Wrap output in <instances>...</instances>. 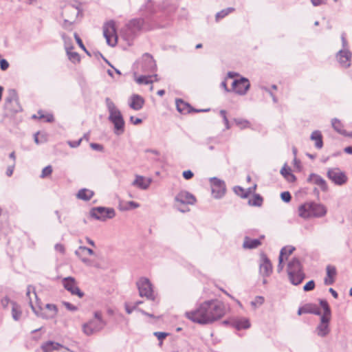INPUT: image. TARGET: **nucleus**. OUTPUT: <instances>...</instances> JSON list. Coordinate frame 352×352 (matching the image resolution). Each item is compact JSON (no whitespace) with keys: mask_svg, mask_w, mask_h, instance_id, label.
<instances>
[{"mask_svg":"<svg viewBox=\"0 0 352 352\" xmlns=\"http://www.w3.org/2000/svg\"><path fill=\"white\" fill-rule=\"evenodd\" d=\"M226 313L223 303L217 300L205 301L195 310L186 311V317L200 324H210L222 318Z\"/></svg>","mask_w":352,"mask_h":352,"instance_id":"nucleus-1","label":"nucleus"},{"mask_svg":"<svg viewBox=\"0 0 352 352\" xmlns=\"http://www.w3.org/2000/svg\"><path fill=\"white\" fill-rule=\"evenodd\" d=\"M26 296L29 298V304L33 312L39 317L49 319L54 318L58 311L57 307L53 304H46L45 308L48 310V313L43 311L41 302L38 300L35 288L32 285H29L27 288Z\"/></svg>","mask_w":352,"mask_h":352,"instance_id":"nucleus-2","label":"nucleus"},{"mask_svg":"<svg viewBox=\"0 0 352 352\" xmlns=\"http://www.w3.org/2000/svg\"><path fill=\"white\" fill-rule=\"evenodd\" d=\"M106 325L102 312L96 311L94 313V318L82 324V331L86 336H90L101 331Z\"/></svg>","mask_w":352,"mask_h":352,"instance_id":"nucleus-3","label":"nucleus"},{"mask_svg":"<svg viewBox=\"0 0 352 352\" xmlns=\"http://www.w3.org/2000/svg\"><path fill=\"white\" fill-rule=\"evenodd\" d=\"M287 271L289 279L294 285H300L305 278L302 265L297 258H293L288 263Z\"/></svg>","mask_w":352,"mask_h":352,"instance_id":"nucleus-4","label":"nucleus"},{"mask_svg":"<svg viewBox=\"0 0 352 352\" xmlns=\"http://www.w3.org/2000/svg\"><path fill=\"white\" fill-rule=\"evenodd\" d=\"M144 21L143 19H134L130 21L121 30V34L124 40L129 41L136 35V33L142 30H144Z\"/></svg>","mask_w":352,"mask_h":352,"instance_id":"nucleus-5","label":"nucleus"},{"mask_svg":"<svg viewBox=\"0 0 352 352\" xmlns=\"http://www.w3.org/2000/svg\"><path fill=\"white\" fill-rule=\"evenodd\" d=\"M4 109L11 113H15L22 110L19 102L17 92L15 89H10L5 99Z\"/></svg>","mask_w":352,"mask_h":352,"instance_id":"nucleus-6","label":"nucleus"},{"mask_svg":"<svg viewBox=\"0 0 352 352\" xmlns=\"http://www.w3.org/2000/svg\"><path fill=\"white\" fill-rule=\"evenodd\" d=\"M89 214L92 218L104 221L108 219L113 218L116 215V212L112 208L98 206L91 208Z\"/></svg>","mask_w":352,"mask_h":352,"instance_id":"nucleus-7","label":"nucleus"},{"mask_svg":"<svg viewBox=\"0 0 352 352\" xmlns=\"http://www.w3.org/2000/svg\"><path fill=\"white\" fill-rule=\"evenodd\" d=\"M139 294L141 297H146L147 299L154 300L153 290L152 284L146 278H141L137 282Z\"/></svg>","mask_w":352,"mask_h":352,"instance_id":"nucleus-8","label":"nucleus"},{"mask_svg":"<svg viewBox=\"0 0 352 352\" xmlns=\"http://www.w3.org/2000/svg\"><path fill=\"white\" fill-rule=\"evenodd\" d=\"M103 35L108 45L112 47L116 45L118 37L114 21H110L104 25Z\"/></svg>","mask_w":352,"mask_h":352,"instance_id":"nucleus-9","label":"nucleus"},{"mask_svg":"<svg viewBox=\"0 0 352 352\" xmlns=\"http://www.w3.org/2000/svg\"><path fill=\"white\" fill-rule=\"evenodd\" d=\"M273 267L270 260L265 253L260 255L259 273L260 275L266 278L270 276L272 273Z\"/></svg>","mask_w":352,"mask_h":352,"instance_id":"nucleus-10","label":"nucleus"},{"mask_svg":"<svg viewBox=\"0 0 352 352\" xmlns=\"http://www.w3.org/2000/svg\"><path fill=\"white\" fill-rule=\"evenodd\" d=\"M327 175L328 178L336 185H342L347 181V177L344 173L338 168H329Z\"/></svg>","mask_w":352,"mask_h":352,"instance_id":"nucleus-11","label":"nucleus"},{"mask_svg":"<svg viewBox=\"0 0 352 352\" xmlns=\"http://www.w3.org/2000/svg\"><path fill=\"white\" fill-rule=\"evenodd\" d=\"M233 91L241 96L245 95L250 89V84L248 78L241 77L234 80L232 84Z\"/></svg>","mask_w":352,"mask_h":352,"instance_id":"nucleus-12","label":"nucleus"},{"mask_svg":"<svg viewBox=\"0 0 352 352\" xmlns=\"http://www.w3.org/2000/svg\"><path fill=\"white\" fill-rule=\"evenodd\" d=\"M63 285L65 289L69 291L72 295H77L78 297L82 298L84 293L80 291L77 286L76 280L72 276H68L63 279Z\"/></svg>","mask_w":352,"mask_h":352,"instance_id":"nucleus-13","label":"nucleus"},{"mask_svg":"<svg viewBox=\"0 0 352 352\" xmlns=\"http://www.w3.org/2000/svg\"><path fill=\"white\" fill-rule=\"evenodd\" d=\"M212 184V193L215 198L222 197L226 192V184L225 182L217 177H212L210 179Z\"/></svg>","mask_w":352,"mask_h":352,"instance_id":"nucleus-14","label":"nucleus"},{"mask_svg":"<svg viewBox=\"0 0 352 352\" xmlns=\"http://www.w3.org/2000/svg\"><path fill=\"white\" fill-rule=\"evenodd\" d=\"M141 67L142 71L145 73H152L156 71L157 65L151 55L145 54L142 56Z\"/></svg>","mask_w":352,"mask_h":352,"instance_id":"nucleus-15","label":"nucleus"},{"mask_svg":"<svg viewBox=\"0 0 352 352\" xmlns=\"http://www.w3.org/2000/svg\"><path fill=\"white\" fill-rule=\"evenodd\" d=\"M175 201L182 205H193L196 202V198L189 192L182 190L175 196Z\"/></svg>","mask_w":352,"mask_h":352,"instance_id":"nucleus-16","label":"nucleus"},{"mask_svg":"<svg viewBox=\"0 0 352 352\" xmlns=\"http://www.w3.org/2000/svg\"><path fill=\"white\" fill-rule=\"evenodd\" d=\"M352 54L348 49H342L336 54V58L340 65L344 68L351 65V59Z\"/></svg>","mask_w":352,"mask_h":352,"instance_id":"nucleus-17","label":"nucleus"},{"mask_svg":"<svg viewBox=\"0 0 352 352\" xmlns=\"http://www.w3.org/2000/svg\"><path fill=\"white\" fill-rule=\"evenodd\" d=\"M309 203L311 208L312 217L320 218L324 217L326 215L327 212V209L323 204L315 202Z\"/></svg>","mask_w":352,"mask_h":352,"instance_id":"nucleus-18","label":"nucleus"},{"mask_svg":"<svg viewBox=\"0 0 352 352\" xmlns=\"http://www.w3.org/2000/svg\"><path fill=\"white\" fill-rule=\"evenodd\" d=\"M79 13L80 10L77 6L67 5L63 9L62 16L74 21Z\"/></svg>","mask_w":352,"mask_h":352,"instance_id":"nucleus-19","label":"nucleus"},{"mask_svg":"<svg viewBox=\"0 0 352 352\" xmlns=\"http://www.w3.org/2000/svg\"><path fill=\"white\" fill-rule=\"evenodd\" d=\"M307 182L319 186L324 192L328 190V186L326 181L319 175L311 173L307 178Z\"/></svg>","mask_w":352,"mask_h":352,"instance_id":"nucleus-20","label":"nucleus"},{"mask_svg":"<svg viewBox=\"0 0 352 352\" xmlns=\"http://www.w3.org/2000/svg\"><path fill=\"white\" fill-rule=\"evenodd\" d=\"M329 317L321 316L320 323L316 328V333L320 337H324L329 333Z\"/></svg>","mask_w":352,"mask_h":352,"instance_id":"nucleus-21","label":"nucleus"},{"mask_svg":"<svg viewBox=\"0 0 352 352\" xmlns=\"http://www.w3.org/2000/svg\"><path fill=\"white\" fill-rule=\"evenodd\" d=\"M109 120L113 123L114 126V133L116 135H120L124 133L125 122L122 116L109 119Z\"/></svg>","mask_w":352,"mask_h":352,"instance_id":"nucleus-22","label":"nucleus"},{"mask_svg":"<svg viewBox=\"0 0 352 352\" xmlns=\"http://www.w3.org/2000/svg\"><path fill=\"white\" fill-rule=\"evenodd\" d=\"M151 178H145L141 175H136L135 179L132 182V185L142 190H146L152 183Z\"/></svg>","mask_w":352,"mask_h":352,"instance_id":"nucleus-23","label":"nucleus"},{"mask_svg":"<svg viewBox=\"0 0 352 352\" xmlns=\"http://www.w3.org/2000/svg\"><path fill=\"white\" fill-rule=\"evenodd\" d=\"M105 103L109 112L108 119L122 116L121 111L109 98H106Z\"/></svg>","mask_w":352,"mask_h":352,"instance_id":"nucleus-24","label":"nucleus"},{"mask_svg":"<svg viewBox=\"0 0 352 352\" xmlns=\"http://www.w3.org/2000/svg\"><path fill=\"white\" fill-rule=\"evenodd\" d=\"M144 104V98L138 94H133L130 98L129 107L135 111L140 110Z\"/></svg>","mask_w":352,"mask_h":352,"instance_id":"nucleus-25","label":"nucleus"},{"mask_svg":"<svg viewBox=\"0 0 352 352\" xmlns=\"http://www.w3.org/2000/svg\"><path fill=\"white\" fill-rule=\"evenodd\" d=\"M61 348L65 347L61 344L52 340L45 342L41 345V349L43 352H53L58 351Z\"/></svg>","mask_w":352,"mask_h":352,"instance_id":"nucleus-26","label":"nucleus"},{"mask_svg":"<svg viewBox=\"0 0 352 352\" xmlns=\"http://www.w3.org/2000/svg\"><path fill=\"white\" fill-rule=\"evenodd\" d=\"M176 107L179 112L182 113H189L194 111V109L187 102L182 99L176 100Z\"/></svg>","mask_w":352,"mask_h":352,"instance_id":"nucleus-27","label":"nucleus"},{"mask_svg":"<svg viewBox=\"0 0 352 352\" xmlns=\"http://www.w3.org/2000/svg\"><path fill=\"white\" fill-rule=\"evenodd\" d=\"M310 139L315 142V147L321 149L323 146L322 135L320 131L316 130L311 134Z\"/></svg>","mask_w":352,"mask_h":352,"instance_id":"nucleus-28","label":"nucleus"},{"mask_svg":"<svg viewBox=\"0 0 352 352\" xmlns=\"http://www.w3.org/2000/svg\"><path fill=\"white\" fill-rule=\"evenodd\" d=\"M298 215L303 219L312 217L309 202L305 203L298 207Z\"/></svg>","mask_w":352,"mask_h":352,"instance_id":"nucleus-29","label":"nucleus"},{"mask_svg":"<svg viewBox=\"0 0 352 352\" xmlns=\"http://www.w3.org/2000/svg\"><path fill=\"white\" fill-rule=\"evenodd\" d=\"M93 196L94 192L87 188L80 189L77 193L78 199L84 201L90 200Z\"/></svg>","mask_w":352,"mask_h":352,"instance_id":"nucleus-30","label":"nucleus"},{"mask_svg":"<svg viewBox=\"0 0 352 352\" xmlns=\"http://www.w3.org/2000/svg\"><path fill=\"white\" fill-rule=\"evenodd\" d=\"M261 244V241L257 239H251L248 237H245L243 246L246 249H254L257 248Z\"/></svg>","mask_w":352,"mask_h":352,"instance_id":"nucleus-31","label":"nucleus"},{"mask_svg":"<svg viewBox=\"0 0 352 352\" xmlns=\"http://www.w3.org/2000/svg\"><path fill=\"white\" fill-rule=\"evenodd\" d=\"M280 173L289 182H294L296 179V176L292 173L291 168L287 167L286 164L281 168Z\"/></svg>","mask_w":352,"mask_h":352,"instance_id":"nucleus-32","label":"nucleus"},{"mask_svg":"<svg viewBox=\"0 0 352 352\" xmlns=\"http://www.w3.org/2000/svg\"><path fill=\"white\" fill-rule=\"evenodd\" d=\"M12 318L18 321L21 319L22 311L21 307L15 302H12Z\"/></svg>","mask_w":352,"mask_h":352,"instance_id":"nucleus-33","label":"nucleus"},{"mask_svg":"<svg viewBox=\"0 0 352 352\" xmlns=\"http://www.w3.org/2000/svg\"><path fill=\"white\" fill-rule=\"evenodd\" d=\"M157 74H155L153 76H151V75L140 76L136 79V82L138 84H145V85L151 84L153 82V80L156 81L157 80Z\"/></svg>","mask_w":352,"mask_h":352,"instance_id":"nucleus-34","label":"nucleus"},{"mask_svg":"<svg viewBox=\"0 0 352 352\" xmlns=\"http://www.w3.org/2000/svg\"><path fill=\"white\" fill-rule=\"evenodd\" d=\"M233 190L236 195L241 198H247L252 193V188H248L246 191L241 186H236L233 188Z\"/></svg>","mask_w":352,"mask_h":352,"instance_id":"nucleus-35","label":"nucleus"},{"mask_svg":"<svg viewBox=\"0 0 352 352\" xmlns=\"http://www.w3.org/2000/svg\"><path fill=\"white\" fill-rule=\"evenodd\" d=\"M139 207L140 204L133 201H126L124 204H120V210L122 211L134 209Z\"/></svg>","mask_w":352,"mask_h":352,"instance_id":"nucleus-36","label":"nucleus"},{"mask_svg":"<svg viewBox=\"0 0 352 352\" xmlns=\"http://www.w3.org/2000/svg\"><path fill=\"white\" fill-rule=\"evenodd\" d=\"M263 201V197L258 194H254L253 198L248 201V204L252 206L260 207L262 206Z\"/></svg>","mask_w":352,"mask_h":352,"instance_id":"nucleus-37","label":"nucleus"},{"mask_svg":"<svg viewBox=\"0 0 352 352\" xmlns=\"http://www.w3.org/2000/svg\"><path fill=\"white\" fill-rule=\"evenodd\" d=\"M331 125L335 131L340 134H345V131L343 129V125L340 120L337 118H333L331 120Z\"/></svg>","mask_w":352,"mask_h":352,"instance_id":"nucleus-38","label":"nucleus"},{"mask_svg":"<svg viewBox=\"0 0 352 352\" xmlns=\"http://www.w3.org/2000/svg\"><path fill=\"white\" fill-rule=\"evenodd\" d=\"M320 305L324 310V314L322 316L331 317V309L329 305L328 302L326 300L320 299Z\"/></svg>","mask_w":352,"mask_h":352,"instance_id":"nucleus-39","label":"nucleus"},{"mask_svg":"<svg viewBox=\"0 0 352 352\" xmlns=\"http://www.w3.org/2000/svg\"><path fill=\"white\" fill-rule=\"evenodd\" d=\"M305 307L306 314H313L315 315L321 314L320 309L316 305L307 304L305 305Z\"/></svg>","mask_w":352,"mask_h":352,"instance_id":"nucleus-40","label":"nucleus"},{"mask_svg":"<svg viewBox=\"0 0 352 352\" xmlns=\"http://www.w3.org/2000/svg\"><path fill=\"white\" fill-rule=\"evenodd\" d=\"M234 9L233 8H227L226 9H223L221 10L220 12H217L215 15V19L217 21H219L220 19H222L227 15H228L230 13L233 12Z\"/></svg>","mask_w":352,"mask_h":352,"instance_id":"nucleus-41","label":"nucleus"},{"mask_svg":"<svg viewBox=\"0 0 352 352\" xmlns=\"http://www.w3.org/2000/svg\"><path fill=\"white\" fill-rule=\"evenodd\" d=\"M234 122L241 129L250 127V123L247 120L242 118H235L234 119Z\"/></svg>","mask_w":352,"mask_h":352,"instance_id":"nucleus-42","label":"nucleus"},{"mask_svg":"<svg viewBox=\"0 0 352 352\" xmlns=\"http://www.w3.org/2000/svg\"><path fill=\"white\" fill-rule=\"evenodd\" d=\"M294 250H295V248L292 245H287V246L283 247L280 250L279 256H282L283 258H284V256H285L287 258L288 256L292 254Z\"/></svg>","mask_w":352,"mask_h":352,"instance_id":"nucleus-43","label":"nucleus"},{"mask_svg":"<svg viewBox=\"0 0 352 352\" xmlns=\"http://www.w3.org/2000/svg\"><path fill=\"white\" fill-rule=\"evenodd\" d=\"M61 37L64 41L66 51H68V50H72L74 47L72 45V38L67 36L65 33L61 34Z\"/></svg>","mask_w":352,"mask_h":352,"instance_id":"nucleus-44","label":"nucleus"},{"mask_svg":"<svg viewBox=\"0 0 352 352\" xmlns=\"http://www.w3.org/2000/svg\"><path fill=\"white\" fill-rule=\"evenodd\" d=\"M142 303V301H136L132 306H130L128 303H125V310L127 314H130L133 311L137 310L138 311V307Z\"/></svg>","mask_w":352,"mask_h":352,"instance_id":"nucleus-45","label":"nucleus"},{"mask_svg":"<svg viewBox=\"0 0 352 352\" xmlns=\"http://www.w3.org/2000/svg\"><path fill=\"white\" fill-rule=\"evenodd\" d=\"M72 50H68L67 52V54L68 56L69 59L73 63H77L80 61V56L77 52H72Z\"/></svg>","mask_w":352,"mask_h":352,"instance_id":"nucleus-46","label":"nucleus"},{"mask_svg":"<svg viewBox=\"0 0 352 352\" xmlns=\"http://www.w3.org/2000/svg\"><path fill=\"white\" fill-rule=\"evenodd\" d=\"M38 118L39 119H46V122H52L54 121V116L52 114H45L42 111H38Z\"/></svg>","mask_w":352,"mask_h":352,"instance_id":"nucleus-47","label":"nucleus"},{"mask_svg":"<svg viewBox=\"0 0 352 352\" xmlns=\"http://www.w3.org/2000/svg\"><path fill=\"white\" fill-rule=\"evenodd\" d=\"M326 270H327V277L334 278V277L336 275V267L334 266L329 265L327 266Z\"/></svg>","mask_w":352,"mask_h":352,"instance_id":"nucleus-48","label":"nucleus"},{"mask_svg":"<svg viewBox=\"0 0 352 352\" xmlns=\"http://www.w3.org/2000/svg\"><path fill=\"white\" fill-rule=\"evenodd\" d=\"M52 173V166L49 165L45 166L43 170L41 175V178H45L48 176H50Z\"/></svg>","mask_w":352,"mask_h":352,"instance_id":"nucleus-49","label":"nucleus"},{"mask_svg":"<svg viewBox=\"0 0 352 352\" xmlns=\"http://www.w3.org/2000/svg\"><path fill=\"white\" fill-rule=\"evenodd\" d=\"M250 322L247 319L239 320L237 322V327L239 329H248L250 327Z\"/></svg>","mask_w":352,"mask_h":352,"instance_id":"nucleus-50","label":"nucleus"},{"mask_svg":"<svg viewBox=\"0 0 352 352\" xmlns=\"http://www.w3.org/2000/svg\"><path fill=\"white\" fill-rule=\"evenodd\" d=\"M280 197H281V199L284 202H286V203L289 202L292 199L291 194L288 191H285V192H281Z\"/></svg>","mask_w":352,"mask_h":352,"instance_id":"nucleus-51","label":"nucleus"},{"mask_svg":"<svg viewBox=\"0 0 352 352\" xmlns=\"http://www.w3.org/2000/svg\"><path fill=\"white\" fill-rule=\"evenodd\" d=\"M315 287V282L311 280L308 281L303 287V289L305 292H309L314 289Z\"/></svg>","mask_w":352,"mask_h":352,"instance_id":"nucleus-52","label":"nucleus"},{"mask_svg":"<svg viewBox=\"0 0 352 352\" xmlns=\"http://www.w3.org/2000/svg\"><path fill=\"white\" fill-rule=\"evenodd\" d=\"M153 335L156 336L157 339L160 340V344L161 345L162 344V340L168 335V333L165 332L156 331L154 332Z\"/></svg>","mask_w":352,"mask_h":352,"instance_id":"nucleus-53","label":"nucleus"},{"mask_svg":"<svg viewBox=\"0 0 352 352\" xmlns=\"http://www.w3.org/2000/svg\"><path fill=\"white\" fill-rule=\"evenodd\" d=\"M63 305L65 307V308L71 311H76L78 310V307L72 303L66 301L63 302Z\"/></svg>","mask_w":352,"mask_h":352,"instance_id":"nucleus-54","label":"nucleus"},{"mask_svg":"<svg viewBox=\"0 0 352 352\" xmlns=\"http://www.w3.org/2000/svg\"><path fill=\"white\" fill-rule=\"evenodd\" d=\"M63 19H64V21L63 23V27L66 30H70L71 27L74 21L72 20H70L69 19H67V18H63Z\"/></svg>","mask_w":352,"mask_h":352,"instance_id":"nucleus-55","label":"nucleus"},{"mask_svg":"<svg viewBox=\"0 0 352 352\" xmlns=\"http://www.w3.org/2000/svg\"><path fill=\"white\" fill-rule=\"evenodd\" d=\"M74 36L75 38V40H76L77 44L79 45V47L84 51H86V47H85L81 38L79 37L78 34L74 33Z\"/></svg>","mask_w":352,"mask_h":352,"instance_id":"nucleus-56","label":"nucleus"},{"mask_svg":"<svg viewBox=\"0 0 352 352\" xmlns=\"http://www.w3.org/2000/svg\"><path fill=\"white\" fill-rule=\"evenodd\" d=\"M261 89L269 94V95L272 97L274 102H277V98H276V96L274 95V94L271 91V90L268 87L262 86V87H261Z\"/></svg>","mask_w":352,"mask_h":352,"instance_id":"nucleus-57","label":"nucleus"},{"mask_svg":"<svg viewBox=\"0 0 352 352\" xmlns=\"http://www.w3.org/2000/svg\"><path fill=\"white\" fill-rule=\"evenodd\" d=\"M145 10H148L151 13L154 12L153 2L151 0H148L147 2L146 3Z\"/></svg>","mask_w":352,"mask_h":352,"instance_id":"nucleus-58","label":"nucleus"},{"mask_svg":"<svg viewBox=\"0 0 352 352\" xmlns=\"http://www.w3.org/2000/svg\"><path fill=\"white\" fill-rule=\"evenodd\" d=\"M81 261L83 263H85L87 266H94L98 267V265L94 264L93 261L89 258L82 257Z\"/></svg>","mask_w":352,"mask_h":352,"instance_id":"nucleus-59","label":"nucleus"},{"mask_svg":"<svg viewBox=\"0 0 352 352\" xmlns=\"http://www.w3.org/2000/svg\"><path fill=\"white\" fill-rule=\"evenodd\" d=\"M90 147L92 149L98 151H102L103 150V146L102 144H97V143H91Z\"/></svg>","mask_w":352,"mask_h":352,"instance_id":"nucleus-60","label":"nucleus"},{"mask_svg":"<svg viewBox=\"0 0 352 352\" xmlns=\"http://www.w3.org/2000/svg\"><path fill=\"white\" fill-rule=\"evenodd\" d=\"M82 140V138H80L78 140L76 141H69L68 144L72 148H76L80 144Z\"/></svg>","mask_w":352,"mask_h":352,"instance_id":"nucleus-61","label":"nucleus"},{"mask_svg":"<svg viewBox=\"0 0 352 352\" xmlns=\"http://www.w3.org/2000/svg\"><path fill=\"white\" fill-rule=\"evenodd\" d=\"M9 67V63L6 59H1L0 60V67L3 71L6 70Z\"/></svg>","mask_w":352,"mask_h":352,"instance_id":"nucleus-62","label":"nucleus"},{"mask_svg":"<svg viewBox=\"0 0 352 352\" xmlns=\"http://www.w3.org/2000/svg\"><path fill=\"white\" fill-rule=\"evenodd\" d=\"M182 175L186 179H190L194 175L193 173L190 170L184 171Z\"/></svg>","mask_w":352,"mask_h":352,"instance_id":"nucleus-63","label":"nucleus"},{"mask_svg":"<svg viewBox=\"0 0 352 352\" xmlns=\"http://www.w3.org/2000/svg\"><path fill=\"white\" fill-rule=\"evenodd\" d=\"M14 166H15V164L14 163H13L12 165L11 166H9L8 168H7V170H6V175L8 177H11L13 174V171H14Z\"/></svg>","mask_w":352,"mask_h":352,"instance_id":"nucleus-64","label":"nucleus"}]
</instances>
